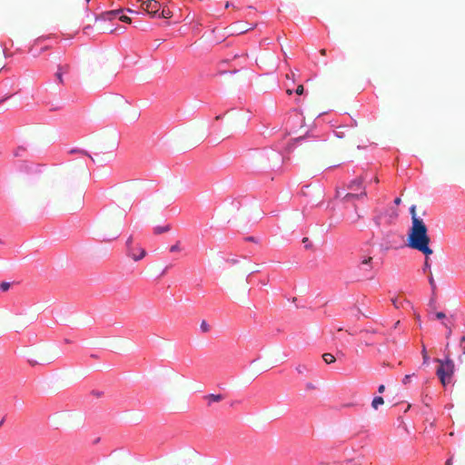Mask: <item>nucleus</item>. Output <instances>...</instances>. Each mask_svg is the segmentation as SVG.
Returning a JSON list of instances; mask_svg holds the SVG:
<instances>
[{
  "mask_svg": "<svg viewBox=\"0 0 465 465\" xmlns=\"http://www.w3.org/2000/svg\"><path fill=\"white\" fill-rule=\"evenodd\" d=\"M366 195H367L366 190L362 189L360 193H348L347 194H345L343 199L346 202H350V201H352V200H355V199H360V198H362V197H366Z\"/></svg>",
  "mask_w": 465,
  "mask_h": 465,
  "instance_id": "6e6552de",
  "label": "nucleus"
},
{
  "mask_svg": "<svg viewBox=\"0 0 465 465\" xmlns=\"http://www.w3.org/2000/svg\"><path fill=\"white\" fill-rule=\"evenodd\" d=\"M445 465H452V457L446 460Z\"/></svg>",
  "mask_w": 465,
  "mask_h": 465,
  "instance_id": "473e14b6",
  "label": "nucleus"
},
{
  "mask_svg": "<svg viewBox=\"0 0 465 465\" xmlns=\"http://www.w3.org/2000/svg\"><path fill=\"white\" fill-rule=\"evenodd\" d=\"M296 371L299 373H304L307 371V367L305 365H299L297 366Z\"/></svg>",
  "mask_w": 465,
  "mask_h": 465,
  "instance_id": "5701e85b",
  "label": "nucleus"
},
{
  "mask_svg": "<svg viewBox=\"0 0 465 465\" xmlns=\"http://www.w3.org/2000/svg\"><path fill=\"white\" fill-rule=\"evenodd\" d=\"M85 2L88 4L90 2V0H85Z\"/></svg>",
  "mask_w": 465,
  "mask_h": 465,
  "instance_id": "09e8293b",
  "label": "nucleus"
},
{
  "mask_svg": "<svg viewBox=\"0 0 465 465\" xmlns=\"http://www.w3.org/2000/svg\"><path fill=\"white\" fill-rule=\"evenodd\" d=\"M363 181H364L363 176L355 178L349 183L348 189L352 192H357L358 190L361 191L362 189H365V187L362 186Z\"/></svg>",
  "mask_w": 465,
  "mask_h": 465,
  "instance_id": "423d86ee",
  "label": "nucleus"
},
{
  "mask_svg": "<svg viewBox=\"0 0 465 465\" xmlns=\"http://www.w3.org/2000/svg\"><path fill=\"white\" fill-rule=\"evenodd\" d=\"M430 239L428 235V229L421 219H414L408 235V246L417 250L425 256L432 254L433 251L430 247Z\"/></svg>",
  "mask_w": 465,
  "mask_h": 465,
  "instance_id": "f03ea898",
  "label": "nucleus"
},
{
  "mask_svg": "<svg viewBox=\"0 0 465 465\" xmlns=\"http://www.w3.org/2000/svg\"><path fill=\"white\" fill-rule=\"evenodd\" d=\"M286 93H287L289 95H291V94H292V90H291V89H287Z\"/></svg>",
  "mask_w": 465,
  "mask_h": 465,
  "instance_id": "e433bc0d",
  "label": "nucleus"
},
{
  "mask_svg": "<svg viewBox=\"0 0 465 465\" xmlns=\"http://www.w3.org/2000/svg\"><path fill=\"white\" fill-rule=\"evenodd\" d=\"M463 353L465 354V348H464V350H463Z\"/></svg>",
  "mask_w": 465,
  "mask_h": 465,
  "instance_id": "8fccbe9b",
  "label": "nucleus"
},
{
  "mask_svg": "<svg viewBox=\"0 0 465 465\" xmlns=\"http://www.w3.org/2000/svg\"><path fill=\"white\" fill-rule=\"evenodd\" d=\"M322 359L327 364H331L336 361L335 357L331 353H324Z\"/></svg>",
  "mask_w": 465,
  "mask_h": 465,
  "instance_id": "f8f14e48",
  "label": "nucleus"
},
{
  "mask_svg": "<svg viewBox=\"0 0 465 465\" xmlns=\"http://www.w3.org/2000/svg\"><path fill=\"white\" fill-rule=\"evenodd\" d=\"M307 241H308V238H304V239H303V242H304V243H307Z\"/></svg>",
  "mask_w": 465,
  "mask_h": 465,
  "instance_id": "37998d69",
  "label": "nucleus"
},
{
  "mask_svg": "<svg viewBox=\"0 0 465 465\" xmlns=\"http://www.w3.org/2000/svg\"><path fill=\"white\" fill-rule=\"evenodd\" d=\"M119 19H120L122 22L128 23V24H130V23H131V21H132V20H131V18H130L129 16H127V15H121V16L119 17Z\"/></svg>",
  "mask_w": 465,
  "mask_h": 465,
  "instance_id": "b1692460",
  "label": "nucleus"
},
{
  "mask_svg": "<svg viewBox=\"0 0 465 465\" xmlns=\"http://www.w3.org/2000/svg\"><path fill=\"white\" fill-rule=\"evenodd\" d=\"M430 264L429 263V261H428V256H426V259H425V262H424V267H423V270H427V269H430Z\"/></svg>",
  "mask_w": 465,
  "mask_h": 465,
  "instance_id": "cd10ccee",
  "label": "nucleus"
},
{
  "mask_svg": "<svg viewBox=\"0 0 465 465\" xmlns=\"http://www.w3.org/2000/svg\"><path fill=\"white\" fill-rule=\"evenodd\" d=\"M413 376H415V374H414V373L405 375V376H404V378H403V380H402V383H403V384H408V383H410V382H411V378H412Z\"/></svg>",
  "mask_w": 465,
  "mask_h": 465,
  "instance_id": "412c9836",
  "label": "nucleus"
},
{
  "mask_svg": "<svg viewBox=\"0 0 465 465\" xmlns=\"http://www.w3.org/2000/svg\"><path fill=\"white\" fill-rule=\"evenodd\" d=\"M320 54H321L322 55H325V54H326V50H325V49H322V50H320Z\"/></svg>",
  "mask_w": 465,
  "mask_h": 465,
  "instance_id": "f704fd0d",
  "label": "nucleus"
},
{
  "mask_svg": "<svg viewBox=\"0 0 465 465\" xmlns=\"http://www.w3.org/2000/svg\"><path fill=\"white\" fill-rule=\"evenodd\" d=\"M361 218V216L358 214L357 215V218L353 221L354 223L357 222L359 219Z\"/></svg>",
  "mask_w": 465,
  "mask_h": 465,
  "instance_id": "ea45409f",
  "label": "nucleus"
},
{
  "mask_svg": "<svg viewBox=\"0 0 465 465\" xmlns=\"http://www.w3.org/2000/svg\"><path fill=\"white\" fill-rule=\"evenodd\" d=\"M307 241H308V238H304V239H303V242H304V243H307Z\"/></svg>",
  "mask_w": 465,
  "mask_h": 465,
  "instance_id": "c03bdc74",
  "label": "nucleus"
},
{
  "mask_svg": "<svg viewBox=\"0 0 465 465\" xmlns=\"http://www.w3.org/2000/svg\"><path fill=\"white\" fill-rule=\"evenodd\" d=\"M452 333V327H448V331H447V338H449Z\"/></svg>",
  "mask_w": 465,
  "mask_h": 465,
  "instance_id": "2f4dec72",
  "label": "nucleus"
},
{
  "mask_svg": "<svg viewBox=\"0 0 465 465\" xmlns=\"http://www.w3.org/2000/svg\"><path fill=\"white\" fill-rule=\"evenodd\" d=\"M203 399L207 401V405L211 406L213 402H219L224 399L222 394H208L203 397Z\"/></svg>",
  "mask_w": 465,
  "mask_h": 465,
  "instance_id": "1a4fd4ad",
  "label": "nucleus"
},
{
  "mask_svg": "<svg viewBox=\"0 0 465 465\" xmlns=\"http://www.w3.org/2000/svg\"><path fill=\"white\" fill-rule=\"evenodd\" d=\"M159 16L163 17V18H171L173 16V12L169 9H165L163 8L161 12V14L159 15Z\"/></svg>",
  "mask_w": 465,
  "mask_h": 465,
  "instance_id": "4468645a",
  "label": "nucleus"
},
{
  "mask_svg": "<svg viewBox=\"0 0 465 465\" xmlns=\"http://www.w3.org/2000/svg\"><path fill=\"white\" fill-rule=\"evenodd\" d=\"M401 198H396V199L394 200V203H395L396 205H399V204L401 203Z\"/></svg>",
  "mask_w": 465,
  "mask_h": 465,
  "instance_id": "72a5a7b5",
  "label": "nucleus"
},
{
  "mask_svg": "<svg viewBox=\"0 0 465 465\" xmlns=\"http://www.w3.org/2000/svg\"><path fill=\"white\" fill-rule=\"evenodd\" d=\"M435 362L439 364L436 370V375L438 376L440 383L443 387H446L452 381L454 374V362L450 357L446 359H435Z\"/></svg>",
  "mask_w": 465,
  "mask_h": 465,
  "instance_id": "7ed1b4c3",
  "label": "nucleus"
},
{
  "mask_svg": "<svg viewBox=\"0 0 465 465\" xmlns=\"http://www.w3.org/2000/svg\"><path fill=\"white\" fill-rule=\"evenodd\" d=\"M0 242H2V241L0 240Z\"/></svg>",
  "mask_w": 465,
  "mask_h": 465,
  "instance_id": "3c124183",
  "label": "nucleus"
},
{
  "mask_svg": "<svg viewBox=\"0 0 465 465\" xmlns=\"http://www.w3.org/2000/svg\"><path fill=\"white\" fill-rule=\"evenodd\" d=\"M306 389L308 391H313L316 389V385L312 382H308V383H306Z\"/></svg>",
  "mask_w": 465,
  "mask_h": 465,
  "instance_id": "393cba45",
  "label": "nucleus"
},
{
  "mask_svg": "<svg viewBox=\"0 0 465 465\" xmlns=\"http://www.w3.org/2000/svg\"><path fill=\"white\" fill-rule=\"evenodd\" d=\"M429 282H430V284L431 288L435 289L436 288V283H435V281H434V279H433L431 274L430 276Z\"/></svg>",
  "mask_w": 465,
  "mask_h": 465,
  "instance_id": "a878e982",
  "label": "nucleus"
},
{
  "mask_svg": "<svg viewBox=\"0 0 465 465\" xmlns=\"http://www.w3.org/2000/svg\"><path fill=\"white\" fill-rule=\"evenodd\" d=\"M170 229H171V227H170L169 224H166L164 226H156L154 228V233L160 234V233H163V232H169Z\"/></svg>",
  "mask_w": 465,
  "mask_h": 465,
  "instance_id": "9b49d317",
  "label": "nucleus"
},
{
  "mask_svg": "<svg viewBox=\"0 0 465 465\" xmlns=\"http://www.w3.org/2000/svg\"><path fill=\"white\" fill-rule=\"evenodd\" d=\"M304 92V87L302 84H299L295 90V93L298 94V95H302Z\"/></svg>",
  "mask_w": 465,
  "mask_h": 465,
  "instance_id": "4be33fe9",
  "label": "nucleus"
},
{
  "mask_svg": "<svg viewBox=\"0 0 465 465\" xmlns=\"http://www.w3.org/2000/svg\"><path fill=\"white\" fill-rule=\"evenodd\" d=\"M445 317H446L445 313H443L441 312H439L436 313V318L439 319V320L443 319Z\"/></svg>",
  "mask_w": 465,
  "mask_h": 465,
  "instance_id": "c85d7f7f",
  "label": "nucleus"
},
{
  "mask_svg": "<svg viewBox=\"0 0 465 465\" xmlns=\"http://www.w3.org/2000/svg\"><path fill=\"white\" fill-rule=\"evenodd\" d=\"M443 325L448 329V327H451L450 324H449L448 322H443Z\"/></svg>",
  "mask_w": 465,
  "mask_h": 465,
  "instance_id": "c9c22d12",
  "label": "nucleus"
},
{
  "mask_svg": "<svg viewBox=\"0 0 465 465\" xmlns=\"http://www.w3.org/2000/svg\"><path fill=\"white\" fill-rule=\"evenodd\" d=\"M127 12H128V13H131V14H134V10H132V9H127ZM135 14H137V13L135 12Z\"/></svg>",
  "mask_w": 465,
  "mask_h": 465,
  "instance_id": "58836bf2",
  "label": "nucleus"
},
{
  "mask_svg": "<svg viewBox=\"0 0 465 465\" xmlns=\"http://www.w3.org/2000/svg\"><path fill=\"white\" fill-rule=\"evenodd\" d=\"M421 353H422L423 363L427 364L428 361H429V356L427 354V351H426L425 346L422 347Z\"/></svg>",
  "mask_w": 465,
  "mask_h": 465,
  "instance_id": "aec40b11",
  "label": "nucleus"
},
{
  "mask_svg": "<svg viewBox=\"0 0 465 465\" xmlns=\"http://www.w3.org/2000/svg\"><path fill=\"white\" fill-rule=\"evenodd\" d=\"M62 66V72L63 74L64 73H67L69 71V65L68 64H65V65H61Z\"/></svg>",
  "mask_w": 465,
  "mask_h": 465,
  "instance_id": "c756f323",
  "label": "nucleus"
},
{
  "mask_svg": "<svg viewBox=\"0 0 465 465\" xmlns=\"http://www.w3.org/2000/svg\"><path fill=\"white\" fill-rule=\"evenodd\" d=\"M55 76L57 78V80L59 81L60 84H63L64 83V80H63V72H62V66L59 65L58 66V70L55 74Z\"/></svg>",
  "mask_w": 465,
  "mask_h": 465,
  "instance_id": "dca6fc26",
  "label": "nucleus"
},
{
  "mask_svg": "<svg viewBox=\"0 0 465 465\" xmlns=\"http://www.w3.org/2000/svg\"><path fill=\"white\" fill-rule=\"evenodd\" d=\"M167 270H168V267H166V268L163 271V272L161 273V275H164V274H165V272H167Z\"/></svg>",
  "mask_w": 465,
  "mask_h": 465,
  "instance_id": "4c0bfd02",
  "label": "nucleus"
},
{
  "mask_svg": "<svg viewBox=\"0 0 465 465\" xmlns=\"http://www.w3.org/2000/svg\"><path fill=\"white\" fill-rule=\"evenodd\" d=\"M200 329L203 333H207L210 331L211 326L205 321H203L200 324Z\"/></svg>",
  "mask_w": 465,
  "mask_h": 465,
  "instance_id": "2eb2a0df",
  "label": "nucleus"
},
{
  "mask_svg": "<svg viewBox=\"0 0 465 465\" xmlns=\"http://www.w3.org/2000/svg\"><path fill=\"white\" fill-rule=\"evenodd\" d=\"M286 78H292V75H290L289 74H286Z\"/></svg>",
  "mask_w": 465,
  "mask_h": 465,
  "instance_id": "a18cd8bd",
  "label": "nucleus"
},
{
  "mask_svg": "<svg viewBox=\"0 0 465 465\" xmlns=\"http://www.w3.org/2000/svg\"><path fill=\"white\" fill-rule=\"evenodd\" d=\"M385 391V386L383 384L380 385L378 388L379 393H383Z\"/></svg>",
  "mask_w": 465,
  "mask_h": 465,
  "instance_id": "7c9ffc66",
  "label": "nucleus"
},
{
  "mask_svg": "<svg viewBox=\"0 0 465 465\" xmlns=\"http://www.w3.org/2000/svg\"><path fill=\"white\" fill-rule=\"evenodd\" d=\"M393 304H394L396 307H398V302L393 301Z\"/></svg>",
  "mask_w": 465,
  "mask_h": 465,
  "instance_id": "79ce46f5",
  "label": "nucleus"
},
{
  "mask_svg": "<svg viewBox=\"0 0 465 465\" xmlns=\"http://www.w3.org/2000/svg\"><path fill=\"white\" fill-rule=\"evenodd\" d=\"M410 213L411 214V221H412V224L414 223V219H419L416 215V206L415 205H412L411 208H410Z\"/></svg>",
  "mask_w": 465,
  "mask_h": 465,
  "instance_id": "6ab92c4d",
  "label": "nucleus"
},
{
  "mask_svg": "<svg viewBox=\"0 0 465 465\" xmlns=\"http://www.w3.org/2000/svg\"><path fill=\"white\" fill-rule=\"evenodd\" d=\"M137 2L142 4L143 10L146 12L151 17L156 16L160 11L161 5L156 0H137Z\"/></svg>",
  "mask_w": 465,
  "mask_h": 465,
  "instance_id": "39448f33",
  "label": "nucleus"
},
{
  "mask_svg": "<svg viewBox=\"0 0 465 465\" xmlns=\"http://www.w3.org/2000/svg\"><path fill=\"white\" fill-rule=\"evenodd\" d=\"M126 255L134 262L143 259L147 252L139 243L134 242V236L130 235L125 242Z\"/></svg>",
  "mask_w": 465,
  "mask_h": 465,
  "instance_id": "20e7f679",
  "label": "nucleus"
},
{
  "mask_svg": "<svg viewBox=\"0 0 465 465\" xmlns=\"http://www.w3.org/2000/svg\"><path fill=\"white\" fill-rule=\"evenodd\" d=\"M122 11H123L122 9L113 10V11L106 13V15L108 16L109 19H112L113 17H115L117 15H119Z\"/></svg>",
  "mask_w": 465,
  "mask_h": 465,
  "instance_id": "a211bd4d",
  "label": "nucleus"
},
{
  "mask_svg": "<svg viewBox=\"0 0 465 465\" xmlns=\"http://www.w3.org/2000/svg\"><path fill=\"white\" fill-rule=\"evenodd\" d=\"M371 261L372 257L362 256L360 260V267L366 272H370L372 269Z\"/></svg>",
  "mask_w": 465,
  "mask_h": 465,
  "instance_id": "0eeeda50",
  "label": "nucleus"
},
{
  "mask_svg": "<svg viewBox=\"0 0 465 465\" xmlns=\"http://www.w3.org/2000/svg\"><path fill=\"white\" fill-rule=\"evenodd\" d=\"M286 78H292V75H290L289 74H286Z\"/></svg>",
  "mask_w": 465,
  "mask_h": 465,
  "instance_id": "49530a36",
  "label": "nucleus"
},
{
  "mask_svg": "<svg viewBox=\"0 0 465 465\" xmlns=\"http://www.w3.org/2000/svg\"><path fill=\"white\" fill-rule=\"evenodd\" d=\"M249 30H250V28H247L245 26H241V28L238 29V33L239 34H243V33H245V32H247Z\"/></svg>",
  "mask_w": 465,
  "mask_h": 465,
  "instance_id": "bb28decb",
  "label": "nucleus"
},
{
  "mask_svg": "<svg viewBox=\"0 0 465 465\" xmlns=\"http://www.w3.org/2000/svg\"><path fill=\"white\" fill-rule=\"evenodd\" d=\"M374 182H375L376 183H379V179H378V177H375V178H374Z\"/></svg>",
  "mask_w": 465,
  "mask_h": 465,
  "instance_id": "a19ab883",
  "label": "nucleus"
},
{
  "mask_svg": "<svg viewBox=\"0 0 465 465\" xmlns=\"http://www.w3.org/2000/svg\"><path fill=\"white\" fill-rule=\"evenodd\" d=\"M4 423V419L0 421V426Z\"/></svg>",
  "mask_w": 465,
  "mask_h": 465,
  "instance_id": "de8ad7c7",
  "label": "nucleus"
},
{
  "mask_svg": "<svg viewBox=\"0 0 465 465\" xmlns=\"http://www.w3.org/2000/svg\"><path fill=\"white\" fill-rule=\"evenodd\" d=\"M181 251H182V248H181L180 242H177L175 244H173L170 247L171 252H181Z\"/></svg>",
  "mask_w": 465,
  "mask_h": 465,
  "instance_id": "f3484780",
  "label": "nucleus"
},
{
  "mask_svg": "<svg viewBox=\"0 0 465 465\" xmlns=\"http://www.w3.org/2000/svg\"><path fill=\"white\" fill-rule=\"evenodd\" d=\"M384 403L383 398L381 396L375 397L371 401V406L374 410H377L380 405Z\"/></svg>",
  "mask_w": 465,
  "mask_h": 465,
  "instance_id": "9d476101",
  "label": "nucleus"
},
{
  "mask_svg": "<svg viewBox=\"0 0 465 465\" xmlns=\"http://www.w3.org/2000/svg\"><path fill=\"white\" fill-rule=\"evenodd\" d=\"M12 284H13L12 282H0V292H8L9 289L11 288Z\"/></svg>",
  "mask_w": 465,
  "mask_h": 465,
  "instance_id": "ddd939ff",
  "label": "nucleus"
},
{
  "mask_svg": "<svg viewBox=\"0 0 465 465\" xmlns=\"http://www.w3.org/2000/svg\"><path fill=\"white\" fill-rule=\"evenodd\" d=\"M70 177L63 176L54 186L52 196L56 203L62 204L67 211L74 212L83 208L84 193L82 190L73 191Z\"/></svg>",
  "mask_w": 465,
  "mask_h": 465,
  "instance_id": "f257e3e1",
  "label": "nucleus"
}]
</instances>
